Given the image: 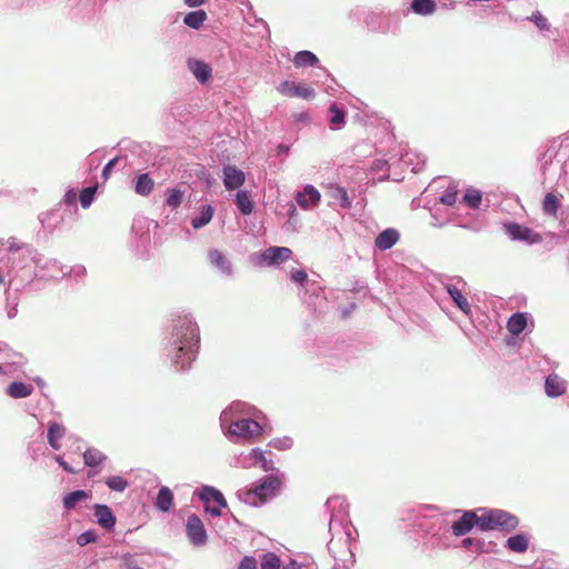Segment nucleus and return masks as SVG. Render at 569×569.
Returning a JSON list of instances; mask_svg holds the SVG:
<instances>
[{
	"instance_id": "nucleus-22",
	"label": "nucleus",
	"mask_w": 569,
	"mask_h": 569,
	"mask_svg": "<svg viewBox=\"0 0 569 569\" xmlns=\"http://www.w3.org/2000/svg\"><path fill=\"white\" fill-rule=\"evenodd\" d=\"M154 181L148 173H141L137 177L134 191L140 196H149L153 190Z\"/></svg>"
},
{
	"instance_id": "nucleus-8",
	"label": "nucleus",
	"mask_w": 569,
	"mask_h": 569,
	"mask_svg": "<svg viewBox=\"0 0 569 569\" xmlns=\"http://www.w3.org/2000/svg\"><path fill=\"white\" fill-rule=\"evenodd\" d=\"M475 525L480 528V516H477L475 511H466L460 519L452 523V532L458 537L463 536L468 533Z\"/></svg>"
},
{
	"instance_id": "nucleus-54",
	"label": "nucleus",
	"mask_w": 569,
	"mask_h": 569,
	"mask_svg": "<svg viewBox=\"0 0 569 569\" xmlns=\"http://www.w3.org/2000/svg\"><path fill=\"white\" fill-rule=\"evenodd\" d=\"M72 198H76V194H72V196L67 194V201H70V199H72Z\"/></svg>"
},
{
	"instance_id": "nucleus-15",
	"label": "nucleus",
	"mask_w": 569,
	"mask_h": 569,
	"mask_svg": "<svg viewBox=\"0 0 569 569\" xmlns=\"http://www.w3.org/2000/svg\"><path fill=\"white\" fill-rule=\"evenodd\" d=\"M399 240V233L395 229H386L379 233L375 240V244L380 250H388Z\"/></svg>"
},
{
	"instance_id": "nucleus-39",
	"label": "nucleus",
	"mask_w": 569,
	"mask_h": 569,
	"mask_svg": "<svg viewBox=\"0 0 569 569\" xmlns=\"http://www.w3.org/2000/svg\"><path fill=\"white\" fill-rule=\"evenodd\" d=\"M252 455L263 470L269 471L273 469V462L267 459L266 453L262 450L253 449Z\"/></svg>"
},
{
	"instance_id": "nucleus-23",
	"label": "nucleus",
	"mask_w": 569,
	"mask_h": 569,
	"mask_svg": "<svg viewBox=\"0 0 569 569\" xmlns=\"http://www.w3.org/2000/svg\"><path fill=\"white\" fill-rule=\"evenodd\" d=\"M526 326L527 318L523 313L512 315L507 322V329L513 336L520 335L526 329Z\"/></svg>"
},
{
	"instance_id": "nucleus-10",
	"label": "nucleus",
	"mask_w": 569,
	"mask_h": 569,
	"mask_svg": "<svg viewBox=\"0 0 569 569\" xmlns=\"http://www.w3.org/2000/svg\"><path fill=\"white\" fill-rule=\"evenodd\" d=\"M506 230L516 240H523L530 243L541 241V237L530 228L515 222L506 224Z\"/></svg>"
},
{
	"instance_id": "nucleus-1",
	"label": "nucleus",
	"mask_w": 569,
	"mask_h": 569,
	"mask_svg": "<svg viewBox=\"0 0 569 569\" xmlns=\"http://www.w3.org/2000/svg\"><path fill=\"white\" fill-rule=\"evenodd\" d=\"M181 322V331L177 335L180 338L176 363H181V368L190 365L198 351L199 337L193 323L188 319L179 320Z\"/></svg>"
},
{
	"instance_id": "nucleus-25",
	"label": "nucleus",
	"mask_w": 569,
	"mask_h": 569,
	"mask_svg": "<svg viewBox=\"0 0 569 569\" xmlns=\"http://www.w3.org/2000/svg\"><path fill=\"white\" fill-rule=\"evenodd\" d=\"M173 501V495L171 490L167 487H162L159 490L158 497H157V508L163 512L169 511Z\"/></svg>"
},
{
	"instance_id": "nucleus-6",
	"label": "nucleus",
	"mask_w": 569,
	"mask_h": 569,
	"mask_svg": "<svg viewBox=\"0 0 569 569\" xmlns=\"http://www.w3.org/2000/svg\"><path fill=\"white\" fill-rule=\"evenodd\" d=\"M186 530L188 538L194 546H201L206 543L207 532L201 519L198 516L191 515L188 517Z\"/></svg>"
},
{
	"instance_id": "nucleus-35",
	"label": "nucleus",
	"mask_w": 569,
	"mask_h": 569,
	"mask_svg": "<svg viewBox=\"0 0 569 569\" xmlns=\"http://www.w3.org/2000/svg\"><path fill=\"white\" fill-rule=\"evenodd\" d=\"M331 197L339 202L342 208H350L351 201L349 200L347 190L342 187H336L332 190Z\"/></svg>"
},
{
	"instance_id": "nucleus-24",
	"label": "nucleus",
	"mask_w": 569,
	"mask_h": 569,
	"mask_svg": "<svg viewBox=\"0 0 569 569\" xmlns=\"http://www.w3.org/2000/svg\"><path fill=\"white\" fill-rule=\"evenodd\" d=\"M437 4L433 0H413L411 9L415 13L420 16H428L436 11Z\"/></svg>"
},
{
	"instance_id": "nucleus-44",
	"label": "nucleus",
	"mask_w": 569,
	"mask_h": 569,
	"mask_svg": "<svg viewBox=\"0 0 569 569\" xmlns=\"http://www.w3.org/2000/svg\"><path fill=\"white\" fill-rule=\"evenodd\" d=\"M238 569H258L257 560L253 557L246 556L240 561Z\"/></svg>"
},
{
	"instance_id": "nucleus-55",
	"label": "nucleus",
	"mask_w": 569,
	"mask_h": 569,
	"mask_svg": "<svg viewBox=\"0 0 569 569\" xmlns=\"http://www.w3.org/2000/svg\"><path fill=\"white\" fill-rule=\"evenodd\" d=\"M72 198H76V194H72V196L67 194V201H70V199H72Z\"/></svg>"
},
{
	"instance_id": "nucleus-41",
	"label": "nucleus",
	"mask_w": 569,
	"mask_h": 569,
	"mask_svg": "<svg viewBox=\"0 0 569 569\" xmlns=\"http://www.w3.org/2000/svg\"><path fill=\"white\" fill-rule=\"evenodd\" d=\"M530 20L533 21L535 24L540 30H548L549 29L548 19L546 17H543L539 11L533 12L531 18H530Z\"/></svg>"
},
{
	"instance_id": "nucleus-50",
	"label": "nucleus",
	"mask_w": 569,
	"mask_h": 569,
	"mask_svg": "<svg viewBox=\"0 0 569 569\" xmlns=\"http://www.w3.org/2000/svg\"><path fill=\"white\" fill-rule=\"evenodd\" d=\"M472 543H473V539H471V538H465V539L462 540V547H465V548H468V547H469V546H471Z\"/></svg>"
},
{
	"instance_id": "nucleus-27",
	"label": "nucleus",
	"mask_w": 569,
	"mask_h": 569,
	"mask_svg": "<svg viewBox=\"0 0 569 569\" xmlns=\"http://www.w3.org/2000/svg\"><path fill=\"white\" fill-rule=\"evenodd\" d=\"M207 20V13L203 10L191 11L183 18L186 26L192 29H199Z\"/></svg>"
},
{
	"instance_id": "nucleus-29",
	"label": "nucleus",
	"mask_w": 569,
	"mask_h": 569,
	"mask_svg": "<svg viewBox=\"0 0 569 569\" xmlns=\"http://www.w3.org/2000/svg\"><path fill=\"white\" fill-rule=\"evenodd\" d=\"M560 207V201L558 197L551 192L547 193L543 202H542V210L545 213L556 217L558 209Z\"/></svg>"
},
{
	"instance_id": "nucleus-32",
	"label": "nucleus",
	"mask_w": 569,
	"mask_h": 569,
	"mask_svg": "<svg viewBox=\"0 0 569 569\" xmlns=\"http://www.w3.org/2000/svg\"><path fill=\"white\" fill-rule=\"evenodd\" d=\"M212 216H213L212 207L206 206L202 208L200 216L192 219L191 224L194 229L202 228L203 226L208 224L211 221Z\"/></svg>"
},
{
	"instance_id": "nucleus-36",
	"label": "nucleus",
	"mask_w": 569,
	"mask_h": 569,
	"mask_svg": "<svg viewBox=\"0 0 569 569\" xmlns=\"http://www.w3.org/2000/svg\"><path fill=\"white\" fill-rule=\"evenodd\" d=\"M96 191H97L96 187H88L80 191L79 200H80L82 208L87 209L90 207Z\"/></svg>"
},
{
	"instance_id": "nucleus-26",
	"label": "nucleus",
	"mask_w": 569,
	"mask_h": 569,
	"mask_svg": "<svg viewBox=\"0 0 569 569\" xmlns=\"http://www.w3.org/2000/svg\"><path fill=\"white\" fill-rule=\"evenodd\" d=\"M106 459V455H103L97 448H89L83 452V461L88 467H97L101 465Z\"/></svg>"
},
{
	"instance_id": "nucleus-33",
	"label": "nucleus",
	"mask_w": 569,
	"mask_h": 569,
	"mask_svg": "<svg viewBox=\"0 0 569 569\" xmlns=\"http://www.w3.org/2000/svg\"><path fill=\"white\" fill-rule=\"evenodd\" d=\"M280 558L273 552H267L261 558V569H280Z\"/></svg>"
},
{
	"instance_id": "nucleus-11",
	"label": "nucleus",
	"mask_w": 569,
	"mask_h": 569,
	"mask_svg": "<svg viewBox=\"0 0 569 569\" xmlns=\"http://www.w3.org/2000/svg\"><path fill=\"white\" fill-rule=\"evenodd\" d=\"M321 199L320 192L311 184H307L303 191L298 192L296 201L302 209H309L310 207L317 206Z\"/></svg>"
},
{
	"instance_id": "nucleus-12",
	"label": "nucleus",
	"mask_w": 569,
	"mask_h": 569,
	"mask_svg": "<svg viewBox=\"0 0 569 569\" xmlns=\"http://www.w3.org/2000/svg\"><path fill=\"white\" fill-rule=\"evenodd\" d=\"M93 510L100 527L107 530L114 528L116 517L107 505H94Z\"/></svg>"
},
{
	"instance_id": "nucleus-45",
	"label": "nucleus",
	"mask_w": 569,
	"mask_h": 569,
	"mask_svg": "<svg viewBox=\"0 0 569 569\" xmlns=\"http://www.w3.org/2000/svg\"><path fill=\"white\" fill-rule=\"evenodd\" d=\"M290 278L293 282L303 283L308 279V274L303 270H295Z\"/></svg>"
},
{
	"instance_id": "nucleus-42",
	"label": "nucleus",
	"mask_w": 569,
	"mask_h": 569,
	"mask_svg": "<svg viewBox=\"0 0 569 569\" xmlns=\"http://www.w3.org/2000/svg\"><path fill=\"white\" fill-rule=\"evenodd\" d=\"M97 540V535L94 531L92 530H89V531H86L83 533H81L78 538H77V543L79 546H86L90 542H94Z\"/></svg>"
},
{
	"instance_id": "nucleus-46",
	"label": "nucleus",
	"mask_w": 569,
	"mask_h": 569,
	"mask_svg": "<svg viewBox=\"0 0 569 569\" xmlns=\"http://www.w3.org/2000/svg\"><path fill=\"white\" fill-rule=\"evenodd\" d=\"M119 158L118 157H114L113 159H111L103 168L102 170V177L104 180H107L109 178V174L111 172V170L114 168V166L117 164Z\"/></svg>"
},
{
	"instance_id": "nucleus-14",
	"label": "nucleus",
	"mask_w": 569,
	"mask_h": 569,
	"mask_svg": "<svg viewBox=\"0 0 569 569\" xmlns=\"http://www.w3.org/2000/svg\"><path fill=\"white\" fill-rule=\"evenodd\" d=\"M66 427L58 422H49L48 423V443L54 450H59L61 448V439L66 435Z\"/></svg>"
},
{
	"instance_id": "nucleus-2",
	"label": "nucleus",
	"mask_w": 569,
	"mask_h": 569,
	"mask_svg": "<svg viewBox=\"0 0 569 569\" xmlns=\"http://www.w3.org/2000/svg\"><path fill=\"white\" fill-rule=\"evenodd\" d=\"M519 525L516 516L500 509H491L480 516V529L512 531Z\"/></svg>"
},
{
	"instance_id": "nucleus-49",
	"label": "nucleus",
	"mask_w": 569,
	"mask_h": 569,
	"mask_svg": "<svg viewBox=\"0 0 569 569\" xmlns=\"http://www.w3.org/2000/svg\"><path fill=\"white\" fill-rule=\"evenodd\" d=\"M61 467L63 468V470H66L69 473H77V471L66 461H63Z\"/></svg>"
},
{
	"instance_id": "nucleus-47",
	"label": "nucleus",
	"mask_w": 569,
	"mask_h": 569,
	"mask_svg": "<svg viewBox=\"0 0 569 569\" xmlns=\"http://www.w3.org/2000/svg\"><path fill=\"white\" fill-rule=\"evenodd\" d=\"M204 508H206V511L208 513H210L212 517H219L221 515V509L223 507H219L218 505L211 506L210 503H208V505H204Z\"/></svg>"
},
{
	"instance_id": "nucleus-43",
	"label": "nucleus",
	"mask_w": 569,
	"mask_h": 569,
	"mask_svg": "<svg viewBox=\"0 0 569 569\" xmlns=\"http://www.w3.org/2000/svg\"><path fill=\"white\" fill-rule=\"evenodd\" d=\"M457 201V191L447 190L440 198V202L447 206H453Z\"/></svg>"
},
{
	"instance_id": "nucleus-16",
	"label": "nucleus",
	"mask_w": 569,
	"mask_h": 569,
	"mask_svg": "<svg viewBox=\"0 0 569 569\" xmlns=\"http://www.w3.org/2000/svg\"><path fill=\"white\" fill-rule=\"evenodd\" d=\"M545 389L549 397H559L566 392V382L557 375H550L546 379Z\"/></svg>"
},
{
	"instance_id": "nucleus-18",
	"label": "nucleus",
	"mask_w": 569,
	"mask_h": 569,
	"mask_svg": "<svg viewBox=\"0 0 569 569\" xmlns=\"http://www.w3.org/2000/svg\"><path fill=\"white\" fill-rule=\"evenodd\" d=\"M33 392V386L21 381H13L7 388V393L13 399L29 397Z\"/></svg>"
},
{
	"instance_id": "nucleus-51",
	"label": "nucleus",
	"mask_w": 569,
	"mask_h": 569,
	"mask_svg": "<svg viewBox=\"0 0 569 569\" xmlns=\"http://www.w3.org/2000/svg\"><path fill=\"white\" fill-rule=\"evenodd\" d=\"M56 460H57V462H58L60 466H61V465L63 463V461H64V460L62 459V457H61V456H57V457H56Z\"/></svg>"
},
{
	"instance_id": "nucleus-19",
	"label": "nucleus",
	"mask_w": 569,
	"mask_h": 569,
	"mask_svg": "<svg viewBox=\"0 0 569 569\" xmlns=\"http://www.w3.org/2000/svg\"><path fill=\"white\" fill-rule=\"evenodd\" d=\"M506 547L513 552L523 553L528 550L529 538L525 533L512 536L506 541Z\"/></svg>"
},
{
	"instance_id": "nucleus-3",
	"label": "nucleus",
	"mask_w": 569,
	"mask_h": 569,
	"mask_svg": "<svg viewBox=\"0 0 569 569\" xmlns=\"http://www.w3.org/2000/svg\"><path fill=\"white\" fill-rule=\"evenodd\" d=\"M281 480L276 476H267L256 488L246 492V501L257 506L256 498L259 503H264L274 498L281 488Z\"/></svg>"
},
{
	"instance_id": "nucleus-48",
	"label": "nucleus",
	"mask_w": 569,
	"mask_h": 569,
	"mask_svg": "<svg viewBox=\"0 0 569 569\" xmlns=\"http://www.w3.org/2000/svg\"><path fill=\"white\" fill-rule=\"evenodd\" d=\"M282 569H301V566L297 561L291 560L289 563L283 566Z\"/></svg>"
},
{
	"instance_id": "nucleus-4",
	"label": "nucleus",
	"mask_w": 569,
	"mask_h": 569,
	"mask_svg": "<svg viewBox=\"0 0 569 569\" xmlns=\"http://www.w3.org/2000/svg\"><path fill=\"white\" fill-rule=\"evenodd\" d=\"M229 432L233 436L256 441L262 433V427L252 419H240L229 427Z\"/></svg>"
},
{
	"instance_id": "nucleus-13",
	"label": "nucleus",
	"mask_w": 569,
	"mask_h": 569,
	"mask_svg": "<svg viewBox=\"0 0 569 569\" xmlns=\"http://www.w3.org/2000/svg\"><path fill=\"white\" fill-rule=\"evenodd\" d=\"M188 68L201 83H206L211 78V67L201 60L189 59Z\"/></svg>"
},
{
	"instance_id": "nucleus-20",
	"label": "nucleus",
	"mask_w": 569,
	"mask_h": 569,
	"mask_svg": "<svg viewBox=\"0 0 569 569\" xmlns=\"http://www.w3.org/2000/svg\"><path fill=\"white\" fill-rule=\"evenodd\" d=\"M236 203L240 212L244 216L250 214L253 211V201L246 190H239L236 194Z\"/></svg>"
},
{
	"instance_id": "nucleus-37",
	"label": "nucleus",
	"mask_w": 569,
	"mask_h": 569,
	"mask_svg": "<svg viewBox=\"0 0 569 569\" xmlns=\"http://www.w3.org/2000/svg\"><path fill=\"white\" fill-rule=\"evenodd\" d=\"M183 198V192L179 189H171L168 191V197L166 199V203L171 208H178Z\"/></svg>"
},
{
	"instance_id": "nucleus-53",
	"label": "nucleus",
	"mask_w": 569,
	"mask_h": 569,
	"mask_svg": "<svg viewBox=\"0 0 569 569\" xmlns=\"http://www.w3.org/2000/svg\"><path fill=\"white\" fill-rule=\"evenodd\" d=\"M72 198H76V194H72V196L67 194V201H70V199H72Z\"/></svg>"
},
{
	"instance_id": "nucleus-34",
	"label": "nucleus",
	"mask_w": 569,
	"mask_h": 569,
	"mask_svg": "<svg viewBox=\"0 0 569 569\" xmlns=\"http://www.w3.org/2000/svg\"><path fill=\"white\" fill-rule=\"evenodd\" d=\"M106 485L109 487L110 490L112 491H118V492H122L127 489L128 487V481L121 477V476H112V477H109L107 480H106Z\"/></svg>"
},
{
	"instance_id": "nucleus-17",
	"label": "nucleus",
	"mask_w": 569,
	"mask_h": 569,
	"mask_svg": "<svg viewBox=\"0 0 569 569\" xmlns=\"http://www.w3.org/2000/svg\"><path fill=\"white\" fill-rule=\"evenodd\" d=\"M200 499L204 505L214 502L219 507H227V500L223 495L213 487H203V489L199 493Z\"/></svg>"
},
{
	"instance_id": "nucleus-30",
	"label": "nucleus",
	"mask_w": 569,
	"mask_h": 569,
	"mask_svg": "<svg viewBox=\"0 0 569 569\" xmlns=\"http://www.w3.org/2000/svg\"><path fill=\"white\" fill-rule=\"evenodd\" d=\"M318 62V58L311 51H299L296 53L293 63L296 67L315 66Z\"/></svg>"
},
{
	"instance_id": "nucleus-28",
	"label": "nucleus",
	"mask_w": 569,
	"mask_h": 569,
	"mask_svg": "<svg viewBox=\"0 0 569 569\" xmlns=\"http://www.w3.org/2000/svg\"><path fill=\"white\" fill-rule=\"evenodd\" d=\"M209 259L211 264L217 267L218 269L230 272L231 266L227 260V257L220 250H211L209 252Z\"/></svg>"
},
{
	"instance_id": "nucleus-21",
	"label": "nucleus",
	"mask_w": 569,
	"mask_h": 569,
	"mask_svg": "<svg viewBox=\"0 0 569 569\" xmlns=\"http://www.w3.org/2000/svg\"><path fill=\"white\" fill-rule=\"evenodd\" d=\"M447 291L456 306L466 315H469L471 309L467 298L462 295V292L456 288L455 286H448Z\"/></svg>"
},
{
	"instance_id": "nucleus-38",
	"label": "nucleus",
	"mask_w": 569,
	"mask_h": 569,
	"mask_svg": "<svg viewBox=\"0 0 569 569\" xmlns=\"http://www.w3.org/2000/svg\"><path fill=\"white\" fill-rule=\"evenodd\" d=\"M482 196L478 190H468L463 197L465 202L476 209L481 203Z\"/></svg>"
},
{
	"instance_id": "nucleus-31",
	"label": "nucleus",
	"mask_w": 569,
	"mask_h": 569,
	"mask_svg": "<svg viewBox=\"0 0 569 569\" xmlns=\"http://www.w3.org/2000/svg\"><path fill=\"white\" fill-rule=\"evenodd\" d=\"M88 498V493L84 490H76L63 498V507L66 509H73L78 502L83 501Z\"/></svg>"
},
{
	"instance_id": "nucleus-9",
	"label": "nucleus",
	"mask_w": 569,
	"mask_h": 569,
	"mask_svg": "<svg viewBox=\"0 0 569 569\" xmlns=\"http://www.w3.org/2000/svg\"><path fill=\"white\" fill-rule=\"evenodd\" d=\"M223 172V184L227 190H236L243 186L246 181L244 172L238 169L236 166H224Z\"/></svg>"
},
{
	"instance_id": "nucleus-7",
	"label": "nucleus",
	"mask_w": 569,
	"mask_h": 569,
	"mask_svg": "<svg viewBox=\"0 0 569 569\" xmlns=\"http://www.w3.org/2000/svg\"><path fill=\"white\" fill-rule=\"evenodd\" d=\"M292 258V250L287 247H270L261 253V259L268 266H278Z\"/></svg>"
},
{
	"instance_id": "nucleus-40",
	"label": "nucleus",
	"mask_w": 569,
	"mask_h": 569,
	"mask_svg": "<svg viewBox=\"0 0 569 569\" xmlns=\"http://www.w3.org/2000/svg\"><path fill=\"white\" fill-rule=\"evenodd\" d=\"M329 112L331 113L330 123L332 126H340L345 122V112L339 109L336 104H332L329 108Z\"/></svg>"
},
{
	"instance_id": "nucleus-5",
	"label": "nucleus",
	"mask_w": 569,
	"mask_h": 569,
	"mask_svg": "<svg viewBox=\"0 0 569 569\" xmlns=\"http://www.w3.org/2000/svg\"><path fill=\"white\" fill-rule=\"evenodd\" d=\"M278 91L287 98H302L306 100L315 97V91L311 87L302 83L286 80L278 87Z\"/></svg>"
},
{
	"instance_id": "nucleus-52",
	"label": "nucleus",
	"mask_w": 569,
	"mask_h": 569,
	"mask_svg": "<svg viewBox=\"0 0 569 569\" xmlns=\"http://www.w3.org/2000/svg\"><path fill=\"white\" fill-rule=\"evenodd\" d=\"M72 198H76V194H72V196L67 194V201H70V199H72Z\"/></svg>"
}]
</instances>
